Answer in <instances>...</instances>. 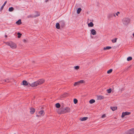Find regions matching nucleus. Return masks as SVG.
Returning <instances> with one entry per match:
<instances>
[{"label":"nucleus","instance_id":"f257e3e1","mask_svg":"<svg viewBox=\"0 0 134 134\" xmlns=\"http://www.w3.org/2000/svg\"><path fill=\"white\" fill-rule=\"evenodd\" d=\"M44 82V80L43 79H40L38 81L34 82L32 83L28 82L26 80H23L22 81L23 85L24 86H27L28 87L31 86L33 87L37 86L38 85L42 84Z\"/></svg>","mask_w":134,"mask_h":134},{"label":"nucleus","instance_id":"f03ea898","mask_svg":"<svg viewBox=\"0 0 134 134\" xmlns=\"http://www.w3.org/2000/svg\"><path fill=\"white\" fill-rule=\"evenodd\" d=\"M70 111V109L68 107L63 108V107H61L58 110V113L59 114H62L66 112H69Z\"/></svg>","mask_w":134,"mask_h":134},{"label":"nucleus","instance_id":"7ed1b4c3","mask_svg":"<svg viewBox=\"0 0 134 134\" xmlns=\"http://www.w3.org/2000/svg\"><path fill=\"white\" fill-rule=\"evenodd\" d=\"M6 44L10 47L12 48H15L16 47V46L15 43L12 42H7Z\"/></svg>","mask_w":134,"mask_h":134},{"label":"nucleus","instance_id":"20e7f679","mask_svg":"<svg viewBox=\"0 0 134 134\" xmlns=\"http://www.w3.org/2000/svg\"><path fill=\"white\" fill-rule=\"evenodd\" d=\"M130 20L129 18H125L122 20V22L124 24L126 25L128 24L130 22Z\"/></svg>","mask_w":134,"mask_h":134},{"label":"nucleus","instance_id":"39448f33","mask_svg":"<svg viewBox=\"0 0 134 134\" xmlns=\"http://www.w3.org/2000/svg\"><path fill=\"white\" fill-rule=\"evenodd\" d=\"M131 114L130 112H128L127 111H126L125 112H123L122 113L121 115V117L123 118L124 116L126 115H129Z\"/></svg>","mask_w":134,"mask_h":134},{"label":"nucleus","instance_id":"423d86ee","mask_svg":"<svg viewBox=\"0 0 134 134\" xmlns=\"http://www.w3.org/2000/svg\"><path fill=\"white\" fill-rule=\"evenodd\" d=\"M59 23L61 27L62 28L64 27L65 25V22L64 20H62L60 21L59 22Z\"/></svg>","mask_w":134,"mask_h":134},{"label":"nucleus","instance_id":"0eeeda50","mask_svg":"<svg viewBox=\"0 0 134 134\" xmlns=\"http://www.w3.org/2000/svg\"><path fill=\"white\" fill-rule=\"evenodd\" d=\"M38 15H28L27 16V18H35L37 17H38L40 16V15L39 14V13L38 14Z\"/></svg>","mask_w":134,"mask_h":134},{"label":"nucleus","instance_id":"6e6552de","mask_svg":"<svg viewBox=\"0 0 134 134\" xmlns=\"http://www.w3.org/2000/svg\"><path fill=\"white\" fill-rule=\"evenodd\" d=\"M115 17V14L113 13H109L108 14V18H113V17Z\"/></svg>","mask_w":134,"mask_h":134},{"label":"nucleus","instance_id":"1a4fd4ad","mask_svg":"<svg viewBox=\"0 0 134 134\" xmlns=\"http://www.w3.org/2000/svg\"><path fill=\"white\" fill-rule=\"evenodd\" d=\"M30 113L32 114H34L35 111V109L32 108H30Z\"/></svg>","mask_w":134,"mask_h":134},{"label":"nucleus","instance_id":"9d476101","mask_svg":"<svg viewBox=\"0 0 134 134\" xmlns=\"http://www.w3.org/2000/svg\"><path fill=\"white\" fill-rule=\"evenodd\" d=\"M91 34L93 35H95L96 34V31L94 29H92L90 30Z\"/></svg>","mask_w":134,"mask_h":134},{"label":"nucleus","instance_id":"9b49d317","mask_svg":"<svg viewBox=\"0 0 134 134\" xmlns=\"http://www.w3.org/2000/svg\"><path fill=\"white\" fill-rule=\"evenodd\" d=\"M104 98V97L102 96H97V99L98 100H101Z\"/></svg>","mask_w":134,"mask_h":134},{"label":"nucleus","instance_id":"f8f14e48","mask_svg":"<svg viewBox=\"0 0 134 134\" xmlns=\"http://www.w3.org/2000/svg\"><path fill=\"white\" fill-rule=\"evenodd\" d=\"M7 1H5L4 3L3 4V5L1 7L0 9V11H2L3 9L4 8V6L5 5L6 3H7Z\"/></svg>","mask_w":134,"mask_h":134},{"label":"nucleus","instance_id":"ddd939ff","mask_svg":"<svg viewBox=\"0 0 134 134\" xmlns=\"http://www.w3.org/2000/svg\"><path fill=\"white\" fill-rule=\"evenodd\" d=\"M88 118L87 117H84L82 118H80V119L81 121H84L86 120Z\"/></svg>","mask_w":134,"mask_h":134},{"label":"nucleus","instance_id":"4468645a","mask_svg":"<svg viewBox=\"0 0 134 134\" xmlns=\"http://www.w3.org/2000/svg\"><path fill=\"white\" fill-rule=\"evenodd\" d=\"M16 24L18 25H20L21 24V19H19L16 22Z\"/></svg>","mask_w":134,"mask_h":134},{"label":"nucleus","instance_id":"2eb2a0df","mask_svg":"<svg viewBox=\"0 0 134 134\" xmlns=\"http://www.w3.org/2000/svg\"><path fill=\"white\" fill-rule=\"evenodd\" d=\"M60 25L59 23H57L56 24V27L57 29H59Z\"/></svg>","mask_w":134,"mask_h":134},{"label":"nucleus","instance_id":"dca6fc26","mask_svg":"<svg viewBox=\"0 0 134 134\" xmlns=\"http://www.w3.org/2000/svg\"><path fill=\"white\" fill-rule=\"evenodd\" d=\"M93 25L94 24L92 22L88 24V26L89 27H92L93 26Z\"/></svg>","mask_w":134,"mask_h":134},{"label":"nucleus","instance_id":"f3484780","mask_svg":"<svg viewBox=\"0 0 134 134\" xmlns=\"http://www.w3.org/2000/svg\"><path fill=\"white\" fill-rule=\"evenodd\" d=\"M111 48V47L110 46H107L106 47H105L103 49L104 50H108L110 49Z\"/></svg>","mask_w":134,"mask_h":134},{"label":"nucleus","instance_id":"a211bd4d","mask_svg":"<svg viewBox=\"0 0 134 134\" xmlns=\"http://www.w3.org/2000/svg\"><path fill=\"white\" fill-rule=\"evenodd\" d=\"M81 10H82V9L81 8H79L77 9V14H79L80 13Z\"/></svg>","mask_w":134,"mask_h":134},{"label":"nucleus","instance_id":"6ab92c4d","mask_svg":"<svg viewBox=\"0 0 134 134\" xmlns=\"http://www.w3.org/2000/svg\"><path fill=\"white\" fill-rule=\"evenodd\" d=\"M55 105L56 107L57 108H59L60 107V105L59 103L56 104Z\"/></svg>","mask_w":134,"mask_h":134},{"label":"nucleus","instance_id":"aec40b11","mask_svg":"<svg viewBox=\"0 0 134 134\" xmlns=\"http://www.w3.org/2000/svg\"><path fill=\"white\" fill-rule=\"evenodd\" d=\"M110 109L113 111L115 110L116 109H117V107H110Z\"/></svg>","mask_w":134,"mask_h":134},{"label":"nucleus","instance_id":"412c9836","mask_svg":"<svg viewBox=\"0 0 134 134\" xmlns=\"http://www.w3.org/2000/svg\"><path fill=\"white\" fill-rule=\"evenodd\" d=\"M95 102V100L94 99H91L89 101V103L90 104H92Z\"/></svg>","mask_w":134,"mask_h":134},{"label":"nucleus","instance_id":"4be33fe9","mask_svg":"<svg viewBox=\"0 0 134 134\" xmlns=\"http://www.w3.org/2000/svg\"><path fill=\"white\" fill-rule=\"evenodd\" d=\"M14 10V8L13 7H10L8 9V10L10 12L13 11Z\"/></svg>","mask_w":134,"mask_h":134},{"label":"nucleus","instance_id":"5701e85b","mask_svg":"<svg viewBox=\"0 0 134 134\" xmlns=\"http://www.w3.org/2000/svg\"><path fill=\"white\" fill-rule=\"evenodd\" d=\"M111 88H110L108 89H107V91L108 93H111Z\"/></svg>","mask_w":134,"mask_h":134},{"label":"nucleus","instance_id":"b1692460","mask_svg":"<svg viewBox=\"0 0 134 134\" xmlns=\"http://www.w3.org/2000/svg\"><path fill=\"white\" fill-rule=\"evenodd\" d=\"M17 35H18V38H20L21 37V36L22 35L19 32H18L17 33Z\"/></svg>","mask_w":134,"mask_h":134},{"label":"nucleus","instance_id":"393cba45","mask_svg":"<svg viewBox=\"0 0 134 134\" xmlns=\"http://www.w3.org/2000/svg\"><path fill=\"white\" fill-rule=\"evenodd\" d=\"M112 71L113 69H110L107 71V73L108 74H110L112 72Z\"/></svg>","mask_w":134,"mask_h":134},{"label":"nucleus","instance_id":"a878e982","mask_svg":"<svg viewBox=\"0 0 134 134\" xmlns=\"http://www.w3.org/2000/svg\"><path fill=\"white\" fill-rule=\"evenodd\" d=\"M132 59V57H128L127 58V60L128 61H129L131 60Z\"/></svg>","mask_w":134,"mask_h":134},{"label":"nucleus","instance_id":"bb28decb","mask_svg":"<svg viewBox=\"0 0 134 134\" xmlns=\"http://www.w3.org/2000/svg\"><path fill=\"white\" fill-rule=\"evenodd\" d=\"M74 103L75 104H76L77 103L78 100L76 99H74Z\"/></svg>","mask_w":134,"mask_h":134},{"label":"nucleus","instance_id":"cd10ccee","mask_svg":"<svg viewBox=\"0 0 134 134\" xmlns=\"http://www.w3.org/2000/svg\"><path fill=\"white\" fill-rule=\"evenodd\" d=\"M117 39V38H116L114 39H113L112 40V42L113 43H114L116 42Z\"/></svg>","mask_w":134,"mask_h":134},{"label":"nucleus","instance_id":"c85d7f7f","mask_svg":"<svg viewBox=\"0 0 134 134\" xmlns=\"http://www.w3.org/2000/svg\"><path fill=\"white\" fill-rule=\"evenodd\" d=\"M132 132L133 133H134V129H131V130H130L129 131V132H130V133H131V132Z\"/></svg>","mask_w":134,"mask_h":134},{"label":"nucleus","instance_id":"c756f323","mask_svg":"<svg viewBox=\"0 0 134 134\" xmlns=\"http://www.w3.org/2000/svg\"><path fill=\"white\" fill-rule=\"evenodd\" d=\"M80 67L78 66H74V68L76 70H78L79 68Z\"/></svg>","mask_w":134,"mask_h":134},{"label":"nucleus","instance_id":"7c9ffc66","mask_svg":"<svg viewBox=\"0 0 134 134\" xmlns=\"http://www.w3.org/2000/svg\"><path fill=\"white\" fill-rule=\"evenodd\" d=\"M44 112V111L43 110H41L39 112V114H40V115H41L42 114H43V113Z\"/></svg>","mask_w":134,"mask_h":134},{"label":"nucleus","instance_id":"2f4dec72","mask_svg":"<svg viewBox=\"0 0 134 134\" xmlns=\"http://www.w3.org/2000/svg\"><path fill=\"white\" fill-rule=\"evenodd\" d=\"M79 82H78H78H75L74 84V86H75L77 85H79Z\"/></svg>","mask_w":134,"mask_h":134},{"label":"nucleus","instance_id":"473e14b6","mask_svg":"<svg viewBox=\"0 0 134 134\" xmlns=\"http://www.w3.org/2000/svg\"><path fill=\"white\" fill-rule=\"evenodd\" d=\"M84 81L83 80H80V81H78V82H79V83H83L84 82Z\"/></svg>","mask_w":134,"mask_h":134},{"label":"nucleus","instance_id":"72a5a7b5","mask_svg":"<svg viewBox=\"0 0 134 134\" xmlns=\"http://www.w3.org/2000/svg\"><path fill=\"white\" fill-rule=\"evenodd\" d=\"M35 15H38V14H39L40 15V13L38 12L37 11H35Z\"/></svg>","mask_w":134,"mask_h":134},{"label":"nucleus","instance_id":"f704fd0d","mask_svg":"<svg viewBox=\"0 0 134 134\" xmlns=\"http://www.w3.org/2000/svg\"><path fill=\"white\" fill-rule=\"evenodd\" d=\"M5 82H9V79H6L4 80Z\"/></svg>","mask_w":134,"mask_h":134},{"label":"nucleus","instance_id":"c9c22d12","mask_svg":"<svg viewBox=\"0 0 134 134\" xmlns=\"http://www.w3.org/2000/svg\"><path fill=\"white\" fill-rule=\"evenodd\" d=\"M105 116H106V115H105V114H104L101 117L102 118H104V117H105Z\"/></svg>","mask_w":134,"mask_h":134},{"label":"nucleus","instance_id":"e433bc0d","mask_svg":"<svg viewBox=\"0 0 134 134\" xmlns=\"http://www.w3.org/2000/svg\"><path fill=\"white\" fill-rule=\"evenodd\" d=\"M120 12H118L117 13H116V15L118 16V14H119Z\"/></svg>","mask_w":134,"mask_h":134},{"label":"nucleus","instance_id":"4c0bfd02","mask_svg":"<svg viewBox=\"0 0 134 134\" xmlns=\"http://www.w3.org/2000/svg\"><path fill=\"white\" fill-rule=\"evenodd\" d=\"M5 36L6 38H7V35H5Z\"/></svg>","mask_w":134,"mask_h":134},{"label":"nucleus","instance_id":"58836bf2","mask_svg":"<svg viewBox=\"0 0 134 134\" xmlns=\"http://www.w3.org/2000/svg\"><path fill=\"white\" fill-rule=\"evenodd\" d=\"M133 36L134 37V33L133 34Z\"/></svg>","mask_w":134,"mask_h":134},{"label":"nucleus","instance_id":"ea45409f","mask_svg":"<svg viewBox=\"0 0 134 134\" xmlns=\"http://www.w3.org/2000/svg\"><path fill=\"white\" fill-rule=\"evenodd\" d=\"M40 116V115H36V116Z\"/></svg>","mask_w":134,"mask_h":134}]
</instances>
